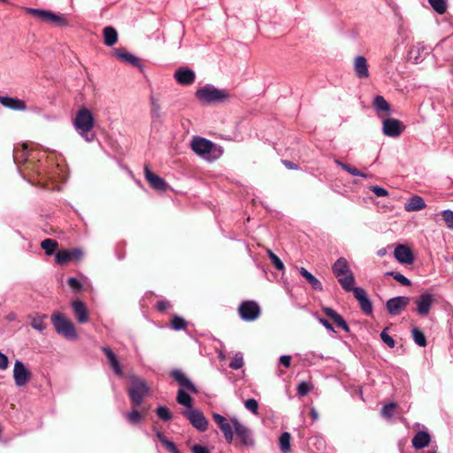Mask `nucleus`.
Listing matches in <instances>:
<instances>
[{"mask_svg": "<svg viewBox=\"0 0 453 453\" xmlns=\"http://www.w3.org/2000/svg\"><path fill=\"white\" fill-rule=\"evenodd\" d=\"M332 270L342 288L346 292H353L363 312L371 315L372 313V303L364 288L354 287L355 278L348 261L344 257L338 258L333 265Z\"/></svg>", "mask_w": 453, "mask_h": 453, "instance_id": "obj_1", "label": "nucleus"}, {"mask_svg": "<svg viewBox=\"0 0 453 453\" xmlns=\"http://www.w3.org/2000/svg\"><path fill=\"white\" fill-rule=\"evenodd\" d=\"M75 131L88 142L96 139V134L92 133L95 126V118L91 110L87 107H81L73 119Z\"/></svg>", "mask_w": 453, "mask_h": 453, "instance_id": "obj_2", "label": "nucleus"}, {"mask_svg": "<svg viewBox=\"0 0 453 453\" xmlns=\"http://www.w3.org/2000/svg\"><path fill=\"white\" fill-rule=\"evenodd\" d=\"M191 148L197 156L209 162L219 159L223 154V150L220 146L199 136L192 139Z\"/></svg>", "mask_w": 453, "mask_h": 453, "instance_id": "obj_3", "label": "nucleus"}, {"mask_svg": "<svg viewBox=\"0 0 453 453\" xmlns=\"http://www.w3.org/2000/svg\"><path fill=\"white\" fill-rule=\"evenodd\" d=\"M171 376L181 387L177 393L176 401L179 404L185 407V409H193V400L191 396L184 391V389L191 392L197 393V388L194 383L179 369L172 371Z\"/></svg>", "mask_w": 453, "mask_h": 453, "instance_id": "obj_4", "label": "nucleus"}, {"mask_svg": "<svg viewBox=\"0 0 453 453\" xmlns=\"http://www.w3.org/2000/svg\"><path fill=\"white\" fill-rule=\"evenodd\" d=\"M51 323L56 332L67 340L78 337L74 325L62 313L55 311L51 315Z\"/></svg>", "mask_w": 453, "mask_h": 453, "instance_id": "obj_5", "label": "nucleus"}, {"mask_svg": "<svg viewBox=\"0 0 453 453\" xmlns=\"http://www.w3.org/2000/svg\"><path fill=\"white\" fill-rule=\"evenodd\" d=\"M196 96L201 103L211 104L225 101L229 97V93L215 87H203L196 90Z\"/></svg>", "mask_w": 453, "mask_h": 453, "instance_id": "obj_6", "label": "nucleus"}, {"mask_svg": "<svg viewBox=\"0 0 453 453\" xmlns=\"http://www.w3.org/2000/svg\"><path fill=\"white\" fill-rule=\"evenodd\" d=\"M131 386L128 389V395L131 402L135 407L140 406L143 399L150 393V387L144 380L139 379L135 376H132Z\"/></svg>", "mask_w": 453, "mask_h": 453, "instance_id": "obj_7", "label": "nucleus"}, {"mask_svg": "<svg viewBox=\"0 0 453 453\" xmlns=\"http://www.w3.org/2000/svg\"><path fill=\"white\" fill-rule=\"evenodd\" d=\"M26 11L42 22L51 23L58 27H64L68 24L64 15L57 14L51 11L35 8H26Z\"/></svg>", "mask_w": 453, "mask_h": 453, "instance_id": "obj_8", "label": "nucleus"}, {"mask_svg": "<svg viewBox=\"0 0 453 453\" xmlns=\"http://www.w3.org/2000/svg\"><path fill=\"white\" fill-rule=\"evenodd\" d=\"M181 414L190 422V424L198 431L204 432L208 429V420L203 413L197 409H184Z\"/></svg>", "mask_w": 453, "mask_h": 453, "instance_id": "obj_9", "label": "nucleus"}, {"mask_svg": "<svg viewBox=\"0 0 453 453\" xmlns=\"http://www.w3.org/2000/svg\"><path fill=\"white\" fill-rule=\"evenodd\" d=\"M231 423L240 443L243 446L253 447L255 441L251 430L242 424L235 417L231 418Z\"/></svg>", "mask_w": 453, "mask_h": 453, "instance_id": "obj_10", "label": "nucleus"}, {"mask_svg": "<svg viewBox=\"0 0 453 453\" xmlns=\"http://www.w3.org/2000/svg\"><path fill=\"white\" fill-rule=\"evenodd\" d=\"M239 315L245 321H254L260 315V307L254 301L242 302L238 308Z\"/></svg>", "mask_w": 453, "mask_h": 453, "instance_id": "obj_11", "label": "nucleus"}, {"mask_svg": "<svg viewBox=\"0 0 453 453\" xmlns=\"http://www.w3.org/2000/svg\"><path fill=\"white\" fill-rule=\"evenodd\" d=\"M411 298L404 296H399L389 298L386 303V309L389 315L397 316L401 314L409 305Z\"/></svg>", "mask_w": 453, "mask_h": 453, "instance_id": "obj_12", "label": "nucleus"}, {"mask_svg": "<svg viewBox=\"0 0 453 453\" xmlns=\"http://www.w3.org/2000/svg\"><path fill=\"white\" fill-rule=\"evenodd\" d=\"M382 131L386 136L388 137H398L404 130L403 124L392 118H382Z\"/></svg>", "mask_w": 453, "mask_h": 453, "instance_id": "obj_13", "label": "nucleus"}, {"mask_svg": "<svg viewBox=\"0 0 453 453\" xmlns=\"http://www.w3.org/2000/svg\"><path fill=\"white\" fill-rule=\"evenodd\" d=\"M434 303V296L431 293H422L416 300V311L418 315L426 317Z\"/></svg>", "mask_w": 453, "mask_h": 453, "instance_id": "obj_14", "label": "nucleus"}, {"mask_svg": "<svg viewBox=\"0 0 453 453\" xmlns=\"http://www.w3.org/2000/svg\"><path fill=\"white\" fill-rule=\"evenodd\" d=\"M31 378V372L26 368L24 364L16 360L13 368V379L17 387L27 385Z\"/></svg>", "mask_w": 453, "mask_h": 453, "instance_id": "obj_15", "label": "nucleus"}, {"mask_svg": "<svg viewBox=\"0 0 453 453\" xmlns=\"http://www.w3.org/2000/svg\"><path fill=\"white\" fill-rule=\"evenodd\" d=\"M394 255L395 259L403 265H411L414 261L413 253L406 245H397L395 249Z\"/></svg>", "mask_w": 453, "mask_h": 453, "instance_id": "obj_16", "label": "nucleus"}, {"mask_svg": "<svg viewBox=\"0 0 453 453\" xmlns=\"http://www.w3.org/2000/svg\"><path fill=\"white\" fill-rule=\"evenodd\" d=\"M144 175L146 180L153 188L158 191H164L166 189L167 184L165 181V180L159 177L158 175L153 173L147 165L144 167Z\"/></svg>", "mask_w": 453, "mask_h": 453, "instance_id": "obj_17", "label": "nucleus"}, {"mask_svg": "<svg viewBox=\"0 0 453 453\" xmlns=\"http://www.w3.org/2000/svg\"><path fill=\"white\" fill-rule=\"evenodd\" d=\"M150 115L151 123L153 126H157L161 122V108H160V96L157 94L151 93L150 95Z\"/></svg>", "mask_w": 453, "mask_h": 453, "instance_id": "obj_18", "label": "nucleus"}, {"mask_svg": "<svg viewBox=\"0 0 453 453\" xmlns=\"http://www.w3.org/2000/svg\"><path fill=\"white\" fill-rule=\"evenodd\" d=\"M74 316L77 321L81 324L87 323L88 321V311L86 304L81 300H74L72 303Z\"/></svg>", "mask_w": 453, "mask_h": 453, "instance_id": "obj_19", "label": "nucleus"}, {"mask_svg": "<svg viewBox=\"0 0 453 453\" xmlns=\"http://www.w3.org/2000/svg\"><path fill=\"white\" fill-rule=\"evenodd\" d=\"M373 108L379 118L388 117L391 113L390 104L381 96H377L373 99Z\"/></svg>", "mask_w": 453, "mask_h": 453, "instance_id": "obj_20", "label": "nucleus"}, {"mask_svg": "<svg viewBox=\"0 0 453 453\" xmlns=\"http://www.w3.org/2000/svg\"><path fill=\"white\" fill-rule=\"evenodd\" d=\"M174 78L180 84H190L195 81L196 73L189 68L180 67L175 71Z\"/></svg>", "mask_w": 453, "mask_h": 453, "instance_id": "obj_21", "label": "nucleus"}, {"mask_svg": "<svg viewBox=\"0 0 453 453\" xmlns=\"http://www.w3.org/2000/svg\"><path fill=\"white\" fill-rule=\"evenodd\" d=\"M428 54L429 49L425 45L418 43L410 50L409 57L414 64H419Z\"/></svg>", "mask_w": 453, "mask_h": 453, "instance_id": "obj_22", "label": "nucleus"}, {"mask_svg": "<svg viewBox=\"0 0 453 453\" xmlns=\"http://www.w3.org/2000/svg\"><path fill=\"white\" fill-rule=\"evenodd\" d=\"M354 71L358 78L369 76L368 63L364 56H357L354 59Z\"/></svg>", "mask_w": 453, "mask_h": 453, "instance_id": "obj_23", "label": "nucleus"}, {"mask_svg": "<svg viewBox=\"0 0 453 453\" xmlns=\"http://www.w3.org/2000/svg\"><path fill=\"white\" fill-rule=\"evenodd\" d=\"M426 207L425 200L419 196H412L404 204L406 211H418Z\"/></svg>", "mask_w": 453, "mask_h": 453, "instance_id": "obj_24", "label": "nucleus"}, {"mask_svg": "<svg viewBox=\"0 0 453 453\" xmlns=\"http://www.w3.org/2000/svg\"><path fill=\"white\" fill-rule=\"evenodd\" d=\"M430 434L426 431L418 432L412 438V446L416 449H421L428 446L430 443Z\"/></svg>", "mask_w": 453, "mask_h": 453, "instance_id": "obj_25", "label": "nucleus"}, {"mask_svg": "<svg viewBox=\"0 0 453 453\" xmlns=\"http://www.w3.org/2000/svg\"><path fill=\"white\" fill-rule=\"evenodd\" d=\"M30 319V326L36 331L42 333L47 324L45 323V319H47V315L45 314H40V313H35L29 315Z\"/></svg>", "mask_w": 453, "mask_h": 453, "instance_id": "obj_26", "label": "nucleus"}, {"mask_svg": "<svg viewBox=\"0 0 453 453\" xmlns=\"http://www.w3.org/2000/svg\"><path fill=\"white\" fill-rule=\"evenodd\" d=\"M298 270L300 274L307 280V282L314 290H323V286L320 280L317 279L313 274H311L308 270H306L304 267H300Z\"/></svg>", "mask_w": 453, "mask_h": 453, "instance_id": "obj_27", "label": "nucleus"}, {"mask_svg": "<svg viewBox=\"0 0 453 453\" xmlns=\"http://www.w3.org/2000/svg\"><path fill=\"white\" fill-rule=\"evenodd\" d=\"M114 55L123 62L130 64L134 66H140L138 58L128 51L117 49L114 50Z\"/></svg>", "mask_w": 453, "mask_h": 453, "instance_id": "obj_28", "label": "nucleus"}, {"mask_svg": "<svg viewBox=\"0 0 453 453\" xmlns=\"http://www.w3.org/2000/svg\"><path fill=\"white\" fill-rule=\"evenodd\" d=\"M0 103L6 108L12 110H23L26 104L23 101L9 96H0Z\"/></svg>", "mask_w": 453, "mask_h": 453, "instance_id": "obj_29", "label": "nucleus"}, {"mask_svg": "<svg viewBox=\"0 0 453 453\" xmlns=\"http://www.w3.org/2000/svg\"><path fill=\"white\" fill-rule=\"evenodd\" d=\"M104 40L107 46L114 45L118 41V33L112 27H106L104 29Z\"/></svg>", "mask_w": 453, "mask_h": 453, "instance_id": "obj_30", "label": "nucleus"}, {"mask_svg": "<svg viewBox=\"0 0 453 453\" xmlns=\"http://www.w3.org/2000/svg\"><path fill=\"white\" fill-rule=\"evenodd\" d=\"M335 164H337L344 171L348 172L349 174H351L353 176H359V177H363V178L368 177V175L366 173L360 172L356 167H353L349 164L343 163V162L340 161L339 159L335 160Z\"/></svg>", "mask_w": 453, "mask_h": 453, "instance_id": "obj_31", "label": "nucleus"}, {"mask_svg": "<svg viewBox=\"0 0 453 453\" xmlns=\"http://www.w3.org/2000/svg\"><path fill=\"white\" fill-rule=\"evenodd\" d=\"M58 246V242L50 238L44 239L41 242L42 249L45 251L46 255L48 256L54 254Z\"/></svg>", "mask_w": 453, "mask_h": 453, "instance_id": "obj_32", "label": "nucleus"}, {"mask_svg": "<svg viewBox=\"0 0 453 453\" xmlns=\"http://www.w3.org/2000/svg\"><path fill=\"white\" fill-rule=\"evenodd\" d=\"M212 418L221 431L233 427L231 421L229 422L225 417L219 413H213Z\"/></svg>", "mask_w": 453, "mask_h": 453, "instance_id": "obj_33", "label": "nucleus"}, {"mask_svg": "<svg viewBox=\"0 0 453 453\" xmlns=\"http://www.w3.org/2000/svg\"><path fill=\"white\" fill-rule=\"evenodd\" d=\"M413 341L419 347H426V338L424 334V333L419 330L418 327H414L411 330Z\"/></svg>", "mask_w": 453, "mask_h": 453, "instance_id": "obj_34", "label": "nucleus"}, {"mask_svg": "<svg viewBox=\"0 0 453 453\" xmlns=\"http://www.w3.org/2000/svg\"><path fill=\"white\" fill-rule=\"evenodd\" d=\"M290 434L284 432L279 438L280 449L283 453H288L290 450Z\"/></svg>", "mask_w": 453, "mask_h": 453, "instance_id": "obj_35", "label": "nucleus"}, {"mask_svg": "<svg viewBox=\"0 0 453 453\" xmlns=\"http://www.w3.org/2000/svg\"><path fill=\"white\" fill-rule=\"evenodd\" d=\"M156 414L161 420L165 422L170 421L173 418V414L166 406H158L156 409Z\"/></svg>", "mask_w": 453, "mask_h": 453, "instance_id": "obj_36", "label": "nucleus"}, {"mask_svg": "<svg viewBox=\"0 0 453 453\" xmlns=\"http://www.w3.org/2000/svg\"><path fill=\"white\" fill-rule=\"evenodd\" d=\"M55 260L58 265L66 264L71 260L69 250H62L56 252Z\"/></svg>", "mask_w": 453, "mask_h": 453, "instance_id": "obj_37", "label": "nucleus"}, {"mask_svg": "<svg viewBox=\"0 0 453 453\" xmlns=\"http://www.w3.org/2000/svg\"><path fill=\"white\" fill-rule=\"evenodd\" d=\"M433 9L439 14H443L447 11V4L445 0H428Z\"/></svg>", "mask_w": 453, "mask_h": 453, "instance_id": "obj_38", "label": "nucleus"}, {"mask_svg": "<svg viewBox=\"0 0 453 453\" xmlns=\"http://www.w3.org/2000/svg\"><path fill=\"white\" fill-rule=\"evenodd\" d=\"M266 253H267L271 262L273 263V265H274V267L277 270H279V271L284 270V268H285L284 264L277 255H275L271 250H267Z\"/></svg>", "mask_w": 453, "mask_h": 453, "instance_id": "obj_39", "label": "nucleus"}, {"mask_svg": "<svg viewBox=\"0 0 453 453\" xmlns=\"http://www.w3.org/2000/svg\"><path fill=\"white\" fill-rule=\"evenodd\" d=\"M243 365V356L241 352L235 353V355L233 357L229 367L233 370H238L242 368Z\"/></svg>", "mask_w": 453, "mask_h": 453, "instance_id": "obj_40", "label": "nucleus"}, {"mask_svg": "<svg viewBox=\"0 0 453 453\" xmlns=\"http://www.w3.org/2000/svg\"><path fill=\"white\" fill-rule=\"evenodd\" d=\"M388 275L392 276L396 281H398L403 286L408 287L411 286V280L406 278L403 274L398 272H389L387 273Z\"/></svg>", "mask_w": 453, "mask_h": 453, "instance_id": "obj_41", "label": "nucleus"}, {"mask_svg": "<svg viewBox=\"0 0 453 453\" xmlns=\"http://www.w3.org/2000/svg\"><path fill=\"white\" fill-rule=\"evenodd\" d=\"M171 325L174 330L179 331L181 329H185L187 323L183 318L175 315V316H173V318L171 321Z\"/></svg>", "mask_w": 453, "mask_h": 453, "instance_id": "obj_42", "label": "nucleus"}, {"mask_svg": "<svg viewBox=\"0 0 453 453\" xmlns=\"http://www.w3.org/2000/svg\"><path fill=\"white\" fill-rule=\"evenodd\" d=\"M126 418L131 424H138L142 418L141 413L136 409H133L131 411L127 412Z\"/></svg>", "mask_w": 453, "mask_h": 453, "instance_id": "obj_43", "label": "nucleus"}, {"mask_svg": "<svg viewBox=\"0 0 453 453\" xmlns=\"http://www.w3.org/2000/svg\"><path fill=\"white\" fill-rule=\"evenodd\" d=\"M448 228L453 230V211L444 210L441 212Z\"/></svg>", "mask_w": 453, "mask_h": 453, "instance_id": "obj_44", "label": "nucleus"}, {"mask_svg": "<svg viewBox=\"0 0 453 453\" xmlns=\"http://www.w3.org/2000/svg\"><path fill=\"white\" fill-rule=\"evenodd\" d=\"M395 410V403H390L383 406V408L381 410V415L384 418H390L394 415Z\"/></svg>", "mask_w": 453, "mask_h": 453, "instance_id": "obj_45", "label": "nucleus"}, {"mask_svg": "<svg viewBox=\"0 0 453 453\" xmlns=\"http://www.w3.org/2000/svg\"><path fill=\"white\" fill-rule=\"evenodd\" d=\"M311 390V385L308 382L302 381L297 386V394L301 396L306 395Z\"/></svg>", "mask_w": 453, "mask_h": 453, "instance_id": "obj_46", "label": "nucleus"}, {"mask_svg": "<svg viewBox=\"0 0 453 453\" xmlns=\"http://www.w3.org/2000/svg\"><path fill=\"white\" fill-rule=\"evenodd\" d=\"M244 406L247 410L251 411L253 414L257 413L258 403H257V400H255L254 398H250V399L246 400L244 403Z\"/></svg>", "mask_w": 453, "mask_h": 453, "instance_id": "obj_47", "label": "nucleus"}, {"mask_svg": "<svg viewBox=\"0 0 453 453\" xmlns=\"http://www.w3.org/2000/svg\"><path fill=\"white\" fill-rule=\"evenodd\" d=\"M380 338L383 341V342L388 345L389 348L393 349L395 345L394 339L387 334L386 329H384L380 333Z\"/></svg>", "mask_w": 453, "mask_h": 453, "instance_id": "obj_48", "label": "nucleus"}, {"mask_svg": "<svg viewBox=\"0 0 453 453\" xmlns=\"http://www.w3.org/2000/svg\"><path fill=\"white\" fill-rule=\"evenodd\" d=\"M371 190L378 197H385L388 196V191L386 188L380 186H372L371 188Z\"/></svg>", "mask_w": 453, "mask_h": 453, "instance_id": "obj_49", "label": "nucleus"}, {"mask_svg": "<svg viewBox=\"0 0 453 453\" xmlns=\"http://www.w3.org/2000/svg\"><path fill=\"white\" fill-rule=\"evenodd\" d=\"M333 321L345 332H349V326L340 314Z\"/></svg>", "mask_w": 453, "mask_h": 453, "instance_id": "obj_50", "label": "nucleus"}, {"mask_svg": "<svg viewBox=\"0 0 453 453\" xmlns=\"http://www.w3.org/2000/svg\"><path fill=\"white\" fill-rule=\"evenodd\" d=\"M102 351L105 354L110 365L118 359L116 355L110 348L103 347Z\"/></svg>", "mask_w": 453, "mask_h": 453, "instance_id": "obj_51", "label": "nucleus"}, {"mask_svg": "<svg viewBox=\"0 0 453 453\" xmlns=\"http://www.w3.org/2000/svg\"><path fill=\"white\" fill-rule=\"evenodd\" d=\"M171 307H172L171 303L168 300H165V299L160 300L157 303V309L159 311H161V312H164V311H167Z\"/></svg>", "mask_w": 453, "mask_h": 453, "instance_id": "obj_52", "label": "nucleus"}, {"mask_svg": "<svg viewBox=\"0 0 453 453\" xmlns=\"http://www.w3.org/2000/svg\"><path fill=\"white\" fill-rule=\"evenodd\" d=\"M68 284L75 291H79L81 288V282L74 277L68 279Z\"/></svg>", "mask_w": 453, "mask_h": 453, "instance_id": "obj_53", "label": "nucleus"}, {"mask_svg": "<svg viewBox=\"0 0 453 453\" xmlns=\"http://www.w3.org/2000/svg\"><path fill=\"white\" fill-rule=\"evenodd\" d=\"M162 444L171 453H180V450L177 449L176 445L173 441H169L168 439H166V441H165Z\"/></svg>", "mask_w": 453, "mask_h": 453, "instance_id": "obj_54", "label": "nucleus"}, {"mask_svg": "<svg viewBox=\"0 0 453 453\" xmlns=\"http://www.w3.org/2000/svg\"><path fill=\"white\" fill-rule=\"evenodd\" d=\"M69 252H70L71 260L72 259L80 260L83 256V252L81 249H74V250H69Z\"/></svg>", "mask_w": 453, "mask_h": 453, "instance_id": "obj_55", "label": "nucleus"}, {"mask_svg": "<svg viewBox=\"0 0 453 453\" xmlns=\"http://www.w3.org/2000/svg\"><path fill=\"white\" fill-rule=\"evenodd\" d=\"M280 364L286 368L290 367L291 365V356L289 355H282L280 357Z\"/></svg>", "mask_w": 453, "mask_h": 453, "instance_id": "obj_56", "label": "nucleus"}, {"mask_svg": "<svg viewBox=\"0 0 453 453\" xmlns=\"http://www.w3.org/2000/svg\"><path fill=\"white\" fill-rule=\"evenodd\" d=\"M111 366L112 370L114 371V372L118 376H122L123 375L122 366L119 364L118 359L116 361H114L113 363H111Z\"/></svg>", "mask_w": 453, "mask_h": 453, "instance_id": "obj_57", "label": "nucleus"}, {"mask_svg": "<svg viewBox=\"0 0 453 453\" xmlns=\"http://www.w3.org/2000/svg\"><path fill=\"white\" fill-rule=\"evenodd\" d=\"M9 360L5 354L0 351V370H5L8 368Z\"/></svg>", "mask_w": 453, "mask_h": 453, "instance_id": "obj_58", "label": "nucleus"}, {"mask_svg": "<svg viewBox=\"0 0 453 453\" xmlns=\"http://www.w3.org/2000/svg\"><path fill=\"white\" fill-rule=\"evenodd\" d=\"M191 451H192V453H210L206 447L199 445V444H195L191 448Z\"/></svg>", "mask_w": 453, "mask_h": 453, "instance_id": "obj_59", "label": "nucleus"}, {"mask_svg": "<svg viewBox=\"0 0 453 453\" xmlns=\"http://www.w3.org/2000/svg\"><path fill=\"white\" fill-rule=\"evenodd\" d=\"M234 427L222 431L224 437L228 443H231L234 440Z\"/></svg>", "mask_w": 453, "mask_h": 453, "instance_id": "obj_60", "label": "nucleus"}, {"mask_svg": "<svg viewBox=\"0 0 453 453\" xmlns=\"http://www.w3.org/2000/svg\"><path fill=\"white\" fill-rule=\"evenodd\" d=\"M323 311L326 316H328L332 320H334L339 313H337L334 309L329 307H324Z\"/></svg>", "mask_w": 453, "mask_h": 453, "instance_id": "obj_61", "label": "nucleus"}, {"mask_svg": "<svg viewBox=\"0 0 453 453\" xmlns=\"http://www.w3.org/2000/svg\"><path fill=\"white\" fill-rule=\"evenodd\" d=\"M318 320L321 323L327 330L334 332L333 326L324 318L318 317Z\"/></svg>", "mask_w": 453, "mask_h": 453, "instance_id": "obj_62", "label": "nucleus"}, {"mask_svg": "<svg viewBox=\"0 0 453 453\" xmlns=\"http://www.w3.org/2000/svg\"><path fill=\"white\" fill-rule=\"evenodd\" d=\"M153 431L155 432V434H156V437L157 439L161 442L163 443L165 441H166V437L164 435V434L159 431L158 429H157L156 427L153 428Z\"/></svg>", "mask_w": 453, "mask_h": 453, "instance_id": "obj_63", "label": "nucleus"}, {"mask_svg": "<svg viewBox=\"0 0 453 453\" xmlns=\"http://www.w3.org/2000/svg\"><path fill=\"white\" fill-rule=\"evenodd\" d=\"M283 163H284V165H285L288 169H296V168H297V166H296L294 163H292V162H290V161H284Z\"/></svg>", "mask_w": 453, "mask_h": 453, "instance_id": "obj_64", "label": "nucleus"}]
</instances>
